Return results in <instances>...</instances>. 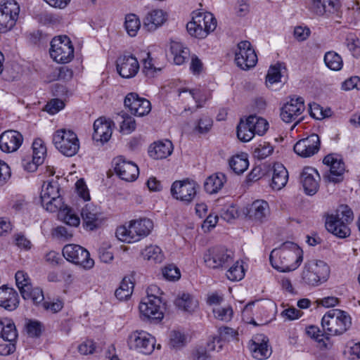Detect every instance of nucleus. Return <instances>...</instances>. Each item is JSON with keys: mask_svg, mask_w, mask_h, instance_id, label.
<instances>
[{"mask_svg": "<svg viewBox=\"0 0 360 360\" xmlns=\"http://www.w3.org/2000/svg\"><path fill=\"white\" fill-rule=\"evenodd\" d=\"M269 260L274 269L281 272L291 271L302 262L303 251L297 244L288 241L271 251Z\"/></svg>", "mask_w": 360, "mask_h": 360, "instance_id": "f257e3e1", "label": "nucleus"}, {"mask_svg": "<svg viewBox=\"0 0 360 360\" xmlns=\"http://www.w3.org/2000/svg\"><path fill=\"white\" fill-rule=\"evenodd\" d=\"M153 229V222L148 218L133 220L127 226H121L116 230L117 238L128 243L140 240L147 236Z\"/></svg>", "mask_w": 360, "mask_h": 360, "instance_id": "f03ea898", "label": "nucleus"}, {"mask_svg": "<svg viewBox=\"0 0 360 360\" xmlns=\"http://www.w3.org/2000/svg\"><path fill=\"white\" fill-rule=\"evenodd\" d=\"M353 212L346 205H341L335 214L328 216L326 221V229L333 235L344 238L350 234L347 224L353 220Z\"/></svg>", "mask_w": 360, "mask_h": 360, "instance_id": "7ed1b4c3", "label": "nucleus"}, {"mask_svg": "<svg viewBox=\"0 0 360 360\" xmlns=\"http://www.w3.org/2000/svg\"><path fill=\"white\" fill-rule=\"evenodd\" d=\"M321 325L326 335H338L350 328L352 319L346 311L333 309L323 316Z\"/></svg>", "mask_w": 360, "mask_h": 360, "instance_id": "20e7f679", "label": "nucleus"}, {"mask_svg": "<svg viewBox=\"0 0 360 360\" xmlns=\"http://www.w3.org/2000/svg\"><path fill=\"white\" fill-rule=\"evenodd\" d=\"M217 27V20L211 13H193L192 20L186 25L188 34L197 39H205Z\"/></svg>", "mask_w": 360, "mask_h": 360, "instance_id": "39448f33", "label": "nucleus"}, {"mask_svg": "<svg viewBox=\"0 0 360 360\" xmlns=\"http://www.w3.org/2000/svg\"><path fill=\"white\" fill-rule=\"evenodd\" d=\"M330 274L328 264L321 260H311L305 263L302 279L305 284L316 286L327 281Z\"/></svg>", "mask_w": 360, "mask_h": 360, "instance_id": "423d86ee", "label": "nucleus"}, {"mask_svg": "<svg viewBox=\"0 0 360 360\" xmlns=\"http://www.w3.org/2000/svg\"><path fill=\"white\" fill-rule=\"evenodd\" d=\"M53 143L62 154L68 157L74 156L79 149L77 136L71 130L56 131L53 136Z\"/></svg>", "mask_w": 360, "mask_h": 360, "instance_id": "0eeeda50", "label": "nucleus"}, {"mask_svg": "<svg viewBox=\"0 0 360 360\" xmlns=\"http://www.w3.org/2000/svg\"><path fill=\"white\" fill-rule=\"evenodd\" d=\"M203 259L209 268L224 269L229 267L233 262L234 253L224 246H215L205 253Z\"/></svg>", "mask_w": 360, "mask_h": 360, "instance_id": "6e6552de", "label": "nucleus"}, {"mask_svg": "<svg viewBox=\"0 0 360 360\" xmlns=\"http://www.w3.org/2000/svg\"><path fill=\"white\" fill-rule=\"evenodd\" d=\"M51 57L57 63H67L74 57V48L67 36L54 37L51 42Z\"/></svg>", "mask_w": 360, "mask_h": 360, "instance_id": "1a4fd4ad", "label": "nucleus"}, {"mask_svg": "<svg viewBox=\"0 0 360 360\" xmlns=\"http://www.w3.org/2000/svg\"><path fill=\"white\" fill-rule=\"evenodd\" d=\"M155 338L144 330H135L127 338L129 348L143 354H150L155 346Z\"/></svg>", "mask_w": 360, "mask_h": 360, "instance_id": "9d476101", "label": "nucleus"}, {"mask_svg": "<svg viewBox=\"0 0 360 360\" xmlns=\"http://www.w3.org/2000/svg\"><path fill=\"white\" fill-rule=\"evenodd\" d=\"M20 6L14 0H6L0 5V33L11 30L15 25Z\"/></svg>", "mask_w": 360, "mask_h": 360, "instance_id": "9b49d317", "label": "nucleus"}, {"mask_svg": "<svg viewBox=\"0 0 360 360\" xmlns=\"http://www.w3.org/2000/svg\"><path fill=\"white\" fill-rule=\"evenodd\" d=\"M63 255L68 261L80 265L84 269H91L94 264V259L90 258L89 252L79 245H65L63 249Z\"/></svg>", "mask_w": 360, "mask_h": 360, "instance_id": "f8f14e48", "label": "nucleus"}, {"mask_svg": "<svg viewBox=\"0 0 360 360\" xmlns=\"http://www.w3.org/2000/svg\"><path fill=\"white\" fill-rule=\"evenodd\" d=\"M304 110L305 105L303 98H292L281 108L280 116L281 120L286 123L295 122V124L292 127L293 129L296 124L302 120V117L300 116Z\"/></svg>", "mask_w": 360, "mask_h": 360, "instance_id": "ddd939ff", "label": "nucleus"}, {"mask_svg": "<svg viewBox=\"0 0 360 360\" xmlns=\"http://www.w3.org/2000/svg\"><path fill=\"white\" fill-rule=\"evenodd\" d=\"M236 65L242 70H247L255 66L257 56L252 49L250 42L242 41L238 43L235 52Z\"/></svg>", "mask_w": 360, "mask_h": 360, "instance_id": "4468645a", "label": "nucleus"}, {"mask_svg": "<svg viewBox=\"0 0 360 360\" xmlns=\"http://www.w3.org/2000/svg\"><path fill=\"white\" fill-rule=\"evenodd\" d=\"M198 184L194 181H176L171 186V194L176 200L190 203L196 195Z\"/></svg>", "mask_w": 360, "mask_h": 360, "instance_id": "2eb2a0df", "label": "nucleus"}, {"mask_svg": "<svg viewBox=\"0 0 360 360\" xmlns=\"http://www.w3.org/2000/svg\"><path fill=\"white\" fill-rule=\"evenodd\" d=\"M324 165L329 167L328 172L323 175L330 182L338 183L342 181L345 171V163L341 158L333 154L327 155L323 160Z\"/></svg>", "mask_w": 360, "mask_h": 360, "instance_id": "dca6fc26", "label": "nucleus"}, {"mask_svg": "<svg viewBox=\"0 0 360 360\" xmlns=\"http://www.w3.org/2000/svg\"><path fill=\"white\" fill-rule=\"evenodd\" d=\"M143 298L139 304L141 314L146 319L151 321H160L163 319L161 298Z\"/></svg>", "mask_w": 360, "mask_h": 360, "instance_id": "f3484780", "label": "nucleus"}, {"mask_svg": "<svg viewBox=\"0 0 360 360\" xmlns=\"http://www.w3.org/2000/svg\"><path fill=\"white\" fill-rule=\"evenodd\" d=\"M320 148L319 136L312 134L306 138L299 140L294 146L295 153L302 158H309L317 153Z\"/></svg>", "mask_w": 360, "mask_h": 360, "instance_id": "a211bd4d", "label": "nucleus"}, {"mask_svg": "<svg viewBox=\"0 0 360 360\" xmlns=\"http://www.w3.org/2000/svg\"><path fill=\"white\" fill-rule=\"evenodd\" d=\"M124 105L131 114L139 117L148 114L151 110L150 101L139 97L136 93H129L126 96Z\"/></svg>", "mask_w": 360, "mask_h": 360, "instance_id": "6ab92c4d", "label": "nucleus"}, {"mask_svg": "<svg viewBox=\"0 0 360 360\" xmlns=\"http://www.w3.org/2000/svg\"><path fill=\"white\" fill-rule=\"evenodd\" d=\"M116 68L118 74L123 78L134 77L139 70L137 58L130 55L120 56L116 61Z\"/></svg>", "mask_w": 360, "mask_h": 360, "instance_id": "aec40b11", "label": "nucleus"}, {"mask_svg": "<svg viewBox=\"0 0 360 360\" xmlns=\"http://www.w3.org/2000/svg\"><path fill=\"white\" fill-rule=\"evenodd\" d=\"M84 227L89 231L98 229L102 222L100 208L92 203L86 204L81 210Z\"/></svg>", "mask_w": 360, "mask_h": 360, "instance_id": "412c9836", "label": "nucleus"}, {"mask_svg": "<svg viewBox=\"0 0 360 360\" xmlns=\"http://www.w3.org/2000/svg\"><path fill=\"white\" fill-rule=\"evenodd\" d=\"M115 171L116 174L126 181H133L136 179L139 174V167L130 161H126L122 157L114 160Z\"/></svg>", "mask_w": 360, "mask_h": 360, "instance_id": "4be33fe9", "label": "nucleus"}, {"mask_svg": "<svg viewBox=\"0 0 360 360\" xmlns=\"http://www.w3.org/2000/svg\"><path fill=\"white\" fill-rule=\"evenodd\" d=\"M320 176L317 170L311 167H306L300 174V181L307 195H314L319 187Z\"/></svg>", "mask_w": 360, "mask_h": 360, "instance_id": "5701e85b", "label": "nucleus"}, {"mask_svg": "<svg viewBox=\"0 0 360 360\" xmlns=\"http://www.w3.org/2000/svg\"><path fill=\"white\" fill-rule=\"evenodd\" d=\"M22 141L23 138L20 132L14 130L6 131L0 136V148L6 153L16 151Z\"/></svg>", "mask_w": 360, "mask_h": 360, "instance_id": "b1692460", "label": "nucleus"}, {"mask_svg": "<svg viewBox=\"0 0 360 360\" xmlns=\"http://www.w3.org/2000/svg\"><path fill=\"white\" fill-rule=\"evenodd\" d=\"M112 136L110 123L102 117L97 119L94 123V133L92 139L102 144L107 142Z\"/></svg>", "mask_w": 360, "mask_h": 360, "instance_id": "393cba45", "label": "nucleus"}, {"mask_svg": "<svg viewBox=\"0 0 360 360\" xmlns=\"http://www.w3.org/2000/svg\"><path fill=\"white\" fill-rule=\"evenodd\" d=\"M340 8L339 0H314L313 10L318 15L329 16L338 12Z\"/></svg>", "mask_w": 360, "mask_h": 360, "instance_id": "a878e982", "label": "nucleus"}, {"mask_svg": "<svg viewBox=\"0 0 360 360\" xmlns=\"http://www.w3.org/2000/svg\"><path fill=\"white\" fill-rule=\"evenodd\" d=\"M18 295L13 288H0V306L8 311L15 309L18 305Z\"/></svg>", "mask_w": 360, "mask_h": 360, "instance_id": "bb28decb", "label": "nucleus"}, {"mask_svg": "<svg viewBox=\"0 0 360 360\" xmlns=\"http://www.w3.org/2000/svg\"><path fill=\"white\" fill-rule=\"evenodd\" d=\"M268 340V338L262 335L255 338L250 347L255 358L262 360L268 358L271 355V351L269 349Z\"/></svg>", "mask_w": 360, "mask_h": 360, "instance_id": "cd10ccee", "label": "nucleus"}, {"mask_svg": "<svg viewBox=\"0 0 360 360\" xmlns=\"http://www.w3.org/2000/svg\"><path fill=\"white\" fill-rule=\"evenodd\" d=\"M172 150V143L169 140H166L165 141L155 142L150 145L148 148V154L155 160L164 159L170 155Z\"/></svg>", "mask_w": 360, "mask_h": 360, "instance_id": "c85d7f7f", "label": "nucleus"}, {"mask_svg": "<svg viewBox=\"0 0 360 360\" xmlns=\"http://www.w3.org/2000/svg\"><path fill=\"white\" fill-rule=\"evenodd\" d=\"M288 179V172L286 168L280 163H276L273 167V176L271 186L274 190L283 188Z\"/></svg>", "mask_w": 360, "mask_h": 360, "instance_id": "c756f323", "label": "nucleus"}, {"mask_svg": "<svg viewBox=\"0 0 360 360\" xmlns=\"http://www.w3.org/2000/svg\"><path fill=\"white\" fill-rule=\"evenodd\" d=\"M226 181L224 174L217 172L208 176L204 183V189L209 194L217 193Z\"/></svg>", "mask_w": 360, "mask_h": 360, "instance_id": "7c9ffc66", "label": "nucleus"}, {"mask_svg": "<svg viewBox=\"0 0 360 360\" xmlns=\"http://www.w3.org/2000/svg\"><path fill=\"white\" fill-rule=\"evenodd\" d=\"M269 214V205L264 200H256L252 202L249 210L250 218L262 221Z\"/></svg>", "mask_w": 360, "mask_h": 360, "instance_id": "2f4dec72", "label": "nucleus"}, {"mask_svg": "<svg viewBox=\"0 0 360 360\" xmlns=\"http://www.w3.org/2000/svg\"><path fill=\"white\" fill-rule=\"evenodd\" d=\"M166 20V13L162 10H153L144 19V27L149 31L155 30Z\"/></svg>", "mask_w": 360, "mask_h": 360, "instance_id": "473e14b6", "label": "nucleus"}, {"mask_svg": "<svg viewBox=\"0 0 360 360\" xmlns=\"http://www.w3.org/2000/svg\"><path fill=\"white\" fill-rule=\"evenodd\" d=\"M175 304L179 309L191 313L198 307V302L191 295L183 292L176 298Z\"/></svg>", "mask_w": 360, "mask_h": 360, "instance_id": "72a5a7b5", "label": "nucleus"}, {"mask_svg": "<svg viewBox=\"0 0 360 360\" xmlns=\"http://www.w3.org/2000/svg\"><path fill=\"white\" fill-rule=\"evenodd\" d=\"M0 336L8 342H14L18 337L15 326L10 319L0 321Z\"/></svg>", "mask_w": 360, "mask_h": 360, "instance_id": "f704fd0d", "label": "nucleus"}, {"mask_svg": "<svg viewBox=\"0 0 360 360\" xmlns=\"http://www.w3.org/2000/svg\"><path fill=\"white\" fill-rule=\"evenodd\" d=\"M170 51L173 56V60L176 65H180L185 63L188 58L189 50L178 41H172L170 44Z\"/></svg>", "mask_w": 360, "mask_h": 360, "instance_id": "c9c22d12", "label": "nucleus"}, {"mask_svg": "<svg viewBox=\"0 0 360 360\" xmlns=\"http://www.w3.org/2000/svg\"><path fill=\"white\" fill-rule=\"evenodd\" d=\"M307 333L311 338L315 339L319 344L321 349H330L331 344L329 342V338L326 333H321L320 329L314 326H310L307 328Z\"/></svg>", "mask_w": 360, "mask_h": 360, "instance_id": "e433bc0d", "label": "nucleus"}, {"mask_svg": "<svg viewBox=\"0 0 360 360\" xmlns=\"http://www.w3.org/2000/svg\"><path fill=\"white\" fill-rule=\"evenodd\" d=\"M25 288H22L21 296L25 300L30 299L32 300L34 304H38L44 300L43 291L39 288H33L32 284L30 285H25Z\"/></svg>", "mask_w": 360, "mask_h": 360, "instance_id": "4c0bfd02", "label": "nucleus"}, {"mask_svg": "<svg viewBox=\"0 0 360 360\" xmlns=\"http://www.w3.org/2000/svg\"><path fill=\"white\" fill-rule=\"evenodd\" d=\"M134 290V283L129 278H124L120 287L115 290V297L120 300L129 299Z\"/></svg>", "mask_w": 360, "mask_h": 360, "instance_id": "58836bf2", "label": "nucleus"}, {"mask_svg": "<svg viewBox=\"0 0 360 360\" xmlns=\"http://www.w3.org/2000/svg\"><path fill=\"white\" fill-rule=\"evenodd\" d=\"M247 120L250 125L254 135L257 134L262 136L268 129V122L262 117L250 115L247 118Z\"/></svg>", "mask_w": 360, "mask_h": 360, "instance_id": "ea45409f", "label": "nucleus"}, {"mask_svg": "<svg viewBox=\"0 0 360 360\" xmlns=\"http://www.w3.org/2000/svg\"><path fill=\"white\" fill-rule=\"evenodd\" d=\"M324 63L329 69L334 71L341 70L343 65L341 56L333 51H328L325 53Z\"/></svg>", "mask_w": 360, "mask_h": 360, "instance_id": "a19ab883", "label": "nucleus"}, {"mask_svg": "<svg viewBox=\"0 0 360 360\" xmlns=\"http://www.w3.org/2000/svg\"><path fill=\"white\" fill-rule=\"evenodd\" d=\"M144 259L152 261L155 263H160L164 259V255L162 250L157 245H150L142 251Z\"/></svg>", "mask_w": 360, "mask_h": 360, "instance_id": "79ce46f5", "label": "nucleus"}, {"mask_svg": "<svg viewBox=\"0 0 360 360\" xmlns=\"http://www.w3.org/2000/svg\"><path fill=\"white\" fill-rule=\"evenodd\" d=\"M58 216L60 220L69 226L76 227L79 225V217L68 207H65L63 210H60Z\"/></svg>", "mask_w": 360, "mask_h": 360, "instance_id": "37998d69", "label": "nucleus"}, {"mask_svg": "<svg viewBox=\"0 0 360 360\" xmlns=\"http://www.w3.org/2000/svg\"><path fill=\"white\" fill-rule=\"evenodd\" d=\"M58 195H59V188L57 183L48 182L44 184L41 191L42 203L52 199V197L58 196Z\"/></svg>", "mask_w": 360, "mask_h": 360, "instance_id": "c03bdc74", "label": "nucleus"}, {"mask_svg": "<svg viewBox=\"0 0 360 360\" xmlns=\"http://www.w3.org/2000/svg\"><path fill=\"white\" fill-rule=\"evenodd\" d=\"M248 160L241 155L233 156L229 160V166L231 169L238 174L243 173L248 167Z\"/></svg>", "mask_w": 360, "mask_h": 360, "instance_id": "a18cd8bd", "label": "nucleus"}, {"mask_svg": "<svg viewBox=\"0 0 360 360\" xmlns=\"http://www.w3.org/2000/svg\"><path fill=\"white\" fill-rule=\"evenodd\" d=\"M140 26L141 22L137 15L132 13L126 15L124 27L129 36H136Z\"/></svg>", "mask_w": 360, "mask_h": 360, "instance_id": "49530a36", "label": "nucleus"}, {"mask_svg": "<svg viewBox=\"0 0 360 360\" xmlns=\"http://www.w3.org/2000/svg\"><path fill=\"white\" fill-rule=\"evenodd\" d=\"M32 150L33 161H36L37 163H43L46 153L43 140L39 138L36 139L32 143Z\"/></svg>", "mask_w": 360, "mask_h": 360, "instance_id": "de8ad7c7", "label": "nucleus"}, {"mask_svg": "<svg viewBox=\"0 0 360 360\" xmlns=\"http://www.w3.org/2000/svg\"><path fill=\"white\" fill-rule=\"evenodd\" d=\"M214 316L218 320L229 321L233 317V311L231 306H215L212 309Z\"/></svg>", "mask_w": 360, "mask_h": 360, "instance_id": "09e8293b", "label": "nucleus"}, {"mask_svg": "<svg viewBox=\"0 0 360 360\" xmlns=\"http://www.w3.org/2000/svg\"><path fill=\"white\" fill-rule=\"evenodd\" d=\"M237 136L238 139L243 142H248L254 137V134L247 120L246 122L241 120L238 124Z\"/></svg>", "mask_w": 360, "mask_h": 360, "instance_id": "8fccbe9b", "label": "nucleus"}, {"mask_svg": "<svg viewBox=\"0 0 360 360\" xmlns=\"http://www.w3.org/2000/svg\"><path fill=\"white\" fill-rule=\"evenodd\" d=\"M232 266L229 267L226 272V277L231 281H236L241 280L245 275L244 269L239 262L236 261L233 262Z\"/></svg>", "mask_w": 360, "mask_h": 360, "instance_id": "3c124183", "label": "nucleus"}, {"mask_svg": "<svg viewBox=\"0 0 360 360\" xmlns=\"http://www.w3.org/2000/svg\"><path fill=\"white\" fill-rule=\"evenodd\" d=\"M281 65L277 64L271 66L266 77V86L281 82Z\"/></svg>", "mask_w": 360, "mask_h": 360, "instance_id": "603ef678", "label": "nucleus"}, {"mask_svg": "<svg viewBox=\"0 0 360 360\" xmlns=\"http://www.w3.org/2000/svg\"><path fill=\"white\" fill-rule=\"evenodd\" d=\"M122 121L120 124V129L124 134H130L136 129V122L134 118L128 115L126 113H123L121 115Z\"/></svg>", "mask_w": 360, "mask_h": 360, "instance_id": "864d4df0", "label": "nucleus"}, {"mask_svg": "<svg viewBox=\"0 0 360 360\" xmlns=\"http://www.w3.org/2000/svg\"><path fill=\"white\" fill-rule=\"evenodd\" d=\"M274 150V147L268 142H263L255 149V156L258 159H264L269 156Z\"/></svg>", "mask_w": 360, "mask_h": 360, "instance_id": "5fc2aeb1", "label": "nucleus"}, {"mask_svg": "<svg viewBox=\"0 0 360 360\" xmlns=\"http://www.w3.org/2000/svg\"><path fill=\"white\" fill-rule=\"evenodd\" d=\"M162 275L168 281H177L181 277L180 271L174 264H168L162 269Z\"/></svg>", "mask_w": 360, "mask_h": 360, "instance_id": "6e6d98bb", "label": "nucleus"}, {"mask_svg": "<svg viewBox=\"0 0 360 360\" xmlns=\"http://www.w3.org/2000/svg\"><path fill=\"white\" fill-rule=\"evenodd\" d=\"M42 204L45 205L46 209L51 212H55L57 211L59 212L60 210H63V208L65 207L63 205L62 198H60V195H58V196L52 197V199L49 200Z\"/></svg>", "mask_w": 360, "mask_h": 360, "instance_id": "4d7b16f0", "label": "nucleus"}, {"mask_svg": "<svg viewBox=\"0 0 360 360\" xmlns=\"http://www.w3.org/2000/svg\"><path fill=\"white\" fill-rule=\"evenodd\" d=\"M186 344V337L179 331H172L170 334L169 345L172 347L179 349Z\"/></svg>", "mask_w": 360, "mask_h": 360, "instance_id": "13d9d810", "label": "nucleus"}, {"mask_svg": "<svg viewBox=\"0 0 360 360\" xmlns=\"http://www.w3.org/2000/svg\"><path fill=\"white\" fill-rule=\"evenodd\" d=\"M345 354L351 360L360 359V343L349 342L346 347Z\"/></svg>", "mask_w": 360, "mask_h": 360, "instance_id": "bf43d9fd", "label": "nucleus"}, {"mask_svg": "<svg viewBox=\"0 0 360 360\" xmlns=\"http://www.w3.org/2000/svg\"><path fill=\"white\" fill-rule=\"evenodd\" d=\"M15 278L16 285L20 293H22V288L21 287L25 288V285H31L30 278H29L27 274L23 271H18L15 273Z\"/></svg>", "mask_w": 360, "mask_h": 360, "instance_id": "052dcab7", "label": "nucleus"}, {"mask_svg": "<svg viewBox=\"0 0 360 360\" xmlns=\"http://www.w3.org/2000/svg\"><path fill=\"white\" fill-rule=\"evenodd\" d=\"M42 326L38 321L30 320L26 324V330L31 337H39L41 333Z\"/></svg>", "mask_w": 360, "mask_h": 360, "instance_id": "680f3d73", "label": "nucleus"}, {"mask_svg": "<svg viewBox=\"0 0 360 360\" xmlns=\"http://www.w3.org/2000/svg\"><path fill=\"white\" fill-rule=\"evenodd\" d=\"M212 126V120L208 116H203L198 122L195 129L200 134L207 133Z\"/></svg>", "mask_w": 360, "mask_h": 360, "instance_id": "e2e57ef3", "label": "nucleus"}, {"mask_svg": "<svg viewBox=\"0 0 360 360\" xmlns=\"http://www.w3.org/2000/svg\"><path fill=\"white\" fill-rule=\"evenodd\" d=\"M64 106L65 104L61 100L53 99L46 105L45 109L49 113L53 115L63 109Z\"/></svg>", "mask_w": 360, "mask_h": 360, "instance_id": "0e129e2a", "label": "nucleus"}, {"mask_svg": "<svg viewBox=\"0 0 360 360\" xmlns=\"http://www.w3.org/2000/svg\"><path fill=\"white\" fill-rule=\"evenodd\" d=\"M221 217L226 221H230L235 219L238 215V211L234 206L230 205L227 207H224L221 210Z\"/></svg>", "mask_w": 360, "mask_h": 360, "instance_id": "69168bd1", "label": "nucleus"}, {"mask_svg": "<svg viewBox=\"0 0 360 360\" xmlns=\"http://www.w3.org/2000/svg\"><path fill=\"white\" fill-rule=\"evenodd\" d=\"M310 30L307 27L297 26L294 30V36L299 41L306 40L310 35Z\"/></svg>", "mask_w": 360, "mask_h": 360, "instance_id": "338daca9", "label": "nucleus"}, {"mask_svg": "<svg viewBox=\"0 0 360 360\" xmlns=\"http://www.w3.org/2000/svg\"><path fill=\"white\" fill-rule=\"evenodd\" d=\"M342 88L346 91L360 89V77L355 76L345 80L342 84Z\"/></svg>", "mask_w": 360, "mask_h": 360, "instance_id": "774afa93", "label": "nucleus"}]
</instances>
